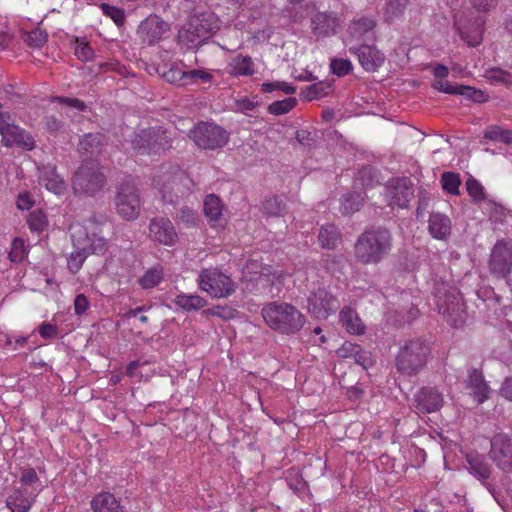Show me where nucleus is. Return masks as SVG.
<instances>
[{
  "mask_svg": "<svg viewBox=\"0 0 512 512\" xmlns=\"http://www.w3.org/2000/svg\"><path fill=\"white\" fill-rule=\"evenodd\" d=\"M103 13L110 17L116 25L120 26L125 21V14L124 11L118 7L111 6L109 4H102L101 5Z\"/></svg>",
  "mask_w": 512,
  "mask_h": 512,
  "instance_id": "6e6d98bb",
  "label": "nucleus"
},
{
  "mask_svg": "<svg viewBox=\"0 0 512 512\" xmlns=\"http://www.w3.org/2000/svg\"><path fill=\"white\" fill-rule=\"evenodd\" d=\"M408 4V0H385L384 18L386 22H393L400 18Z\"/></svg>",
  "mask_w": 512,
  "mask_h": 512,
  "instance_id": "c9c22d12",
  "label": "nucleus"
},
{
  "mask_svg": "<svg viewBox=\"0 0 512 512\" xmlns=\"http://www.w3.org/2000/svg\"><path fill=\"white\" fill-rule=\"evenodd\" d=\"M175 304L183 310H199L206 306L207 301L199 295L180 294L175 298Z\"/></svg>",
  "mask_w": 512,
  "mask_h": 512,
  "instance_id": "e433bc0d",
  "label": "nucleus"
},
{
  "mask_svg": "<svg viewBox=\"0 0 512 512\" xmlns=\"http://www.w3.org/2000/svg\"><path fill=\"white\" fill-rule=\"evenodd\" d=\"M179 41L187 49H196L199 48L207 40L200 37V33L194 32L193 28L187 24V28L180 31L179 33Z\"/></svg>",
  "mask_w": 512,
  "mask_h": 512,
  "instance_id": "58836bf2",
  "label": "nucleus"
},
{
  "mask_svg": "<svg viewBox=\"0 0 512 512\" xmlns=\"http://www.w3.org/2000/svg\"><path fill=\"white\" fill-rule=\"evenodd\" d=\"M186 86L197 82L208 83L212 80V75L204 69H193L186 71Z\"/></svg>",
  "mask_w": 512,
  "mask_h": 512,
  "instance_id": "3c124183",
  "label": "nucleus"
},
{
  "mask_svg": "<svg viewBox=\"0 0 512 512\" xmlns=\"http://www.w3.org/2000/svg\"><path fill=\"white\" fill-rule=\"evenodd\" d=\"M262 316L270 328L283 334H294L305 323L304 315L288 303H269L263 307Z\"/></svg>",
  "mask_w": 512,
  "mask_h": 512,
  "instance_id": "7ed1b4c3",
  "label": "nucleus"
},
{
  "mask_svg": "<svg viewBox=\"0 0 512 512\" xmlns=\"http://www.w3.org/2000/svg\"><path fill=\"white\" fill-rule=\"evenodd\" d=\"M89 301L84 294L76 295L74 299V311L76 315H83L89 308Z\"/></svg>",
  "mask_w": 512,
  "mask_h": 512,
  "instance_id": "e2e57ef3",
  "label": "nucleus"
},
{
  "mask_svg": "<svg viewBox=\"0 0 512 512\" xmlns=\"http://www.w3.org/2000/svg\"><path fill=\"white\" fill-rule=\"evenodd\" d=\"M489 457L498 469L512 472V436L498 433L491 438Z\"/></svg>",
  "mask_w": 512,
  "mask_h": 512,
  "instance_id": "9d476101",
  "label": "nucleus"
},
{
  "mask_svg": "<svg viewBox=\"0 0 512 512\" xmlns=\"http://www.w3.org/2000/svg\"><path fill=\"white\" fill-rule=\"evenodd\" d=\"M349 51L357 55L359 63L368 72L376 71L384 62V55L371 45L352 46Z\"/></svg>",
  "mask_w": 512,
  "mask_h": 512,
  "instance_id": "6ab92c4d",
  "label": "nucleus"
},
{
  "mask_svg": "<svg viewBox=\"0 0 512 512\" xmlns=\"http://www.w3.org/2000/svg\"><path fill=\"white\" fill-rule=\"evenodd\" d=\"M308 310L318 319H326L340 306L339 301L324 287L314 289L307 299Z\"/></svg>",
  "mask_w": 512,
  "mask_h": 512,
  "instance_id": "9b49d317",
  "label": "nucleus"
},
{
  "mask_svg": "<svg viewBox=\"0 0 512 512\" xmlns=\"http://www.w3.org/2000/svg\"><path fill=\"white\" fill-rule=\"evenodd\" d=\"M428 229L434 238L443 240L451 232V221L446 215L433 212L429 218Z\"/></svg>",
  "mask_w": 512,
  "mask_h": 512,
  "instance_id": "393cba45",
  "label": "nucleus"
},
{
  "mask_svg": "<svg viewBox=\"0 0 512 512\" xmlns=\"http://www.w3.org/2000/svg\"><path fill=\"white\" fill-rule=\"evenodd\" d=\"M414 196V188L410 179L397 178L389 181L387 186V197H389V205L399 208H405Z\"/></svg>",
  "mask_w": 512,
  "mask_h": 512,
  "instance_id": "4468645a",
  "label": "nucleus"
},
{
  "mask_svg": "<svg viewBox=\"0 0 512 512\" xmlns=\"http://www.w3.org/2000/svg\"><path fill=\"white\" fill-rule=\"evenodd\" d=\"M39 170V181L43 184L46 189L60 194L65 189V182L56 171V167L52 164L43 165L38 168Z\"/></svg>",
  "mask_w": 512,
  "mask_h": 512,
  "instance_id": "5701e85b",
  "label": "nucleus"
},
{
  "mask_svg": "<svg viewBox=\"0 0 512 512\" xmlns=\"http://www.w3.org/2000/svg\"><path fill=\"white\" fill-rule=\"evenodd\" d=\"M7 507L12 512H28L32 505V500L25 497L24 492L16 490L6 501Z\"/></svg>",
  "mask_w": 512,
  "mask_h": 512,
  "instance_id": "4c0bfd02",
  "label": "nucleus"
},
{
  "mask_svg": "<svg viewBox=\"0 0 512 512\" xmlns=\"http://www.w3.org/2000/svg\"><path fill=\"white\" fill-rule=\"evenodd\" d=\"M340 320L350 334L358 335L364 332V325L354 310H342Z\"/></svg>",
  "mask_w": 512,
  "mask_h": 512,
  "instance_id": "7c9ffc66",
  "label": "nucleus"
},
{
  "mask_svg": "<svg viewBox=\"0 0 512 512\" xmlns=\"http://www.w3.org/2000/svg\"><path fill=\"white\" fill-rule=\"evenodd\" d=\"M473 8L480 12H486L494 8L496 0H468Z\"/></svg>",
  "mask_w": 512,
  "mask_h": 512,
  "instance_id": "69168bd1",
  "label": "nucleus"
},
{
  "mask_svg": "<svg viewBox=\"0 0 512 512\" xmlns=\"http://www.w3.org/2000/svg\"><path fill=\"white\" fill-rule=\"evenodd\" d=\"M330 88L329 84L319 82L306 87L301 95L305 100L312 101L313 99L327 95Z\"/></svg>",
  "mask_w": 512,
  "mask_h": 512,
  "instance_id": "8fccbe9b",
  "label": "nucleus"
},
{
  "mask_svg": "<svg viewBox=\"0 0 512 512\" xmlns=\"http://www.w3.org/2000/svg\"><path fill=\"white\" fill-rule=\"evenodd\" d=\"M318 240L323 248L334 249L340 240V233L334 225L322 226Z\"/></svg>",
  "mask_w": 512,
  "mask_h": 512,
  "instance_id": "473e14b6",
  "label": "nucleus"
},
{
  "mask_svg": "<svg viewBox=\"0 0 512 512\" xmlns=\"http://www.w3.org/2000/svg\"><path fill=\"white\" fill-rule=\"evenodd\" d=\"M105 223L106 219L104 216L97 217L96 215H92L86 220L83 232L99 231V226Z\"/></svg>",
  "mask_w": 512,
  "mask_h": 512,
  "instance_id": "0e129e2a",
  "label": "nucleus"
},
{
  "mask_svg": "<svg viewBox=\"0 0 512 512\" xmlns=\"http://www.w3.org/2000/svg\"><path fill=\"white\" fill-rule=\"evenodd\" d=\"M38 330L40 335L45 339H51L57 335V327L50 323H42Z\"/></svg>",
  "mask_w": 512,
  "mask_h": 512,
  "instance_id": "774afa93",
  "label": "nucleus"
},
{
  "mask_svg": "<svg viewBox=\"0 0 512 512\" xmlns=\"http://www.w3.org/2000/svg\"><path fill=\"white\" fill-rule=\"evenodd\" d=\"M200 288L212 297H228L235 291L232 279L216 268L203 269L198 278Z\"/></svg>",
  "mask_w": 512,
  "mask_h": 512,
  "instance_id": "1a4fd4ad",
  "label": "nucleus"
},
{
  "mask_svg": "<svg viewBox=\"0 0 512 512\" xmlns=\"http://www.w3.org/2000/svg\"><path fill=\"white\" fill-rule=\"evenodd\" d=\"M91 507L94 512H124L119 501L109 492H102L94 497Z\"/></svg>",
  "mask_w": 512,
  "mask_h": 512,
  "instance_id": "bb28decb",
  "label": "nucleus"
},
{
  "mask_svg": "<svg viewBox=\"0 0 512 512\" xmlns=\"http://www.w3.org/2000/svg\"><path fill=\"white\" fill-rule=\"evenodd\" d=\"M311 29L317 39L336 33L339 21L334 13L318 12L311 18Z\"/></svg>",
  "mask_w": 512,
  "mask_h": 512,
  "instance_id": "aec40b11",
  "label": "nucleus"
},
{
  "mask_svg": "<svg viewBox=\"0 0 512 512\" xmlns=\"http://www.w3.org/2000/svg\"><path fill=\"white\" fill-rule=\"evenodd\" d=\"M375 26L376 22L372 17H359L351 22L348 28L349 36L357 41H371L374 38Z\"/></svg>",
  "mask_w": 512,
  "mask_h": 512,
  "instance_id": "4be33fe9",
  "label": "nucleus"
},
{
  "mask_svg": "<svg viewBox=\"0 0 512 512\" xmlns=\"http://www.w3.org/2000/svg\"><path fill=\"white\" fill-rule=\"evenodd\" d=\"M188 25L193 28L194 32H199L200 37L206 40L218 29L217 18L210 11L195 13L190 17Z\"/></svg>",
  "mask_w": 512,
  "mask_h": 512,
  "instance_id": "412c9836",
  "label": "nucleus"
},
{
  "mask_svg": "<svg viewBox=\"0 0 512 512\" xmlns=\"http://www.w3.org/2000/svg\"><path fill=\"white\" fill-rule=\"evenodd\" d=\"M28 223L32 231L41 232L47 224V219L42 211L36 210L30 214Z\"/></svg>",
  "mask_w": 512,
  "mask_h": 512,
  "instance_id": "864d4df0",
  "label": "nucleus"
},
{
  "mask_svg": "<svg viewBox=\"0 0 512 512\" xmlns=\"http://www.w3.org/2000/svg\"><path fill=\"white\" fill-rule=\"evenodd\" d=\"M103 136L98 133L85 134L79 141L78 152L85 157H93L101 152Z\"/></svg>",
  "mask_w": 512,
  "mask_h": 512,
  "instance_id": "cd10ccee",
  "label": "nucleus"
},
{
  "mask_svg": "<svg viewBox=\"0 0 512 512\" xmlns=\"http://www.w3.org/2000/svg\"><path fill=\"white\" fill-rule=\"evenodd\" d=\"M482 21L475 20L469 27L460 29V36L470 46H477L482 41Z\"/></svg>",
  "mask_w": 512,
  "mask_h": 512,
  "instance_id": "72a5a7b5",
  "label": "nucleus"
},
{
  "mask_svg": "<svg viewBox=\"0 0 512 512\" xmlns=\"http://www.w3.org/2000/svg\"><path fill=\"white\" fill-rule=\"evenodd\" d=\"M102 231L82 232L79 230L82 244L87 246L88 254H103L107 250V241L100 235Z\"/></svg>",
  "mask_w": 512,
  "mask_h": 512,
  "instance_id": "a878e982",
  "label": "nucleus"
},
{
  "mask_svg": "<svg viewBox=\"0 0 512 512\" xmlns=\"http://www.w3.org/2000/svg\"><path fill=\"white\" fill-rule=\"evenodd\" d=\"M459 84H451L445 79H435L432 83V87L440 92L446 94L456 95Z\"/></svg>",
  "mask_w": 512,
  "mask_h": 512,
  "instance_id": "bf43d9fd",
  "label": "nucleus"
},
{
  "mask_svg": "<svg viewBox=\"0 0 512 512\" xmlns=\"http://www.w3.org/2000/svg\"><path fill=\"white\" fill-rule=\"evenodd\" d=\"M435 297L439 313L444 316L451 326L455 328L461 327L467 319V312L459 290L455 287L441 284V286L436 288Z\"/></svg>",
  "mask_w": 512,
  "mask_h": 512,
  "instance_id": "39448f33",
  "label": "nucleus"
},
{
  "mask_svg": "<svg viewBox=\"0 0 512 512\" xmlns=\"http://www.w3.org/2000/svg\"><path fill=\"white\" fill-rule=\"evenodd\" d=\"M430 353V346L425 340L413 338L401 341L395 357L397 371L408 377L418 375L425 368Z\"/></svg>",
  "mask_w": 512,
  "mask_h": 512,
  "instance_id": "f03ea898",
  "label": "nucleus"
},
{
  "mask_svg": "<svg viewBox=\"0 0 512 512\" xmlns=\"http://www.w3.org/2000/svg\"><path fill=\"white\" fill-rule=\"evenodd\" d=\"M468 388L471 390L470 394L478 404L483 403L489 397V387L484 381L483 375L476 369H473L468 376Z\"/></svg>",
  "mask_w": 512,
  "mask_h": 512,
  "instance_id": "b1692460",
  "label": "nucleus"
},
{
  "mask_svg": "<svg viewBox=\"0 0 512 512\" xmlns=\"http://www.w3.org/2000/svg\"><path fill=\"white\" fill-rule=\"evenodd\" d=\"M466 461L469 473L481 481L494 498L497 499L495 488L488 482L493 469L487 462L485 456L478 453H468L466 455Z\"/></svg>",
  "mask_w": 512,
  "mask_h": 512,
  "instance_id": "2eb2a0df",
  "label": "nucleus"
},
{
  "mask_svg": "<svg viewBox=\"0 0 512 512\" xmlns=\"http://www.w3.org/2000/svg\"><path fill=\"white\" fill-rule=\"evenodd\" d=\"M441 184L444 191L452 195L459 194L461 179L459 174L454 172H444L441 175Z\"/></svg>",
  "mask_w": 512,
  "mask_h": 512,
  "instance_id": "c03bdc74",
  "label": "nucleus"
},
{
  "mask_svg": "<svg viewBox=\"0 0 512 512\" xmlns=\"http://www.w3.org/2000/svg\"><path fill=\"white\" fill-rule=\"evenodd\" d=\"M106 184V177L96 161H86L76 170L72 188L76 194L94 196Z\"/></svg>",
  "mask_w": 512,
  "mask_h": 512,
  "instance_id": "423d86ee",
  "label": "nucleus"
},
{
  "mask_svg": "<svg viewBox=\"0 0 512 512\" xmlns=\"http://www.w3.org/2000/svg\"><path fill=\"white\" fill-rule=\"evenodd\" d=\"M364 205V196L360 192H352L343 195L341 200V211L343 214L351 215L359 211Z\"/></svg>",
  "mask_w": 512,
  "mask_h": 512,
  "instance_id": "2f4dec72",
  "label": "nucleus"
},
{
  "mask_svg": "<svg viewBox=\"0 0 512 512\" xmlns=\"http://www.w3.org/2000/svg\"><path fill=\"white\" fill-rule=\"evenodd\" d=\"M22 38L29 47L39 48L47 42L48 34L45 30L37 27L29 32H25Z\"/></svg>",
  "mask_w": 512,
  "mask_h": 512,
  "instance_id": "ea45409f",
  "label": "nucleus"
},
{
  "mask_svg": "<svg viewBox=\"0 0 512 512\" xmlns=\"http://www.w3.org/2000/svg\"><path fill=\"white\" fill-rule=\"evenodd\" d=\"M115 206L117 213L126 220H134L140 211V196L136 185L127 179L116 187Z\"/></svg>",
  "mask_w": 512,
  "mask_h": 512,
  "instance_id": "6e6552de",
  "label": "nucleus"
},
{
  "mask_svg": "<svg viewBox=\"0 0 512 512\" xmlns=\"http://www.w3.org/2000/svg\"><path fill=\"white\" fill-rule=\"evenodd\" d=\"M204 314L216 316L224 320L233 319L237 311L230 306H214L204 311Z\"/></svg>",
  "mask_w": 512,
  "mask_h": 512,
  "instance_id": "603ef678",
  "label": "nucleus"
},
{
  "mask_svg": "<svg viewBox=\"0 0 512 512\" xmlns=\"http://www.w3.org/2000/svg\"><path fill=\"white\" fill-rule=\"evenodd\" d=\"M297 104V99L289 97L280 101H275L268 106V112L273 115H283L292 110Z\"/></svg>",
  "mask_w": 512,
  "mask_h": 512,
  "instance_id": "09e8293b",
  "label": "nucleus"
},
{
  "mask_svg": "<svg viewBox=\"0 0 512 512\" xmlns=\"http://www.w3.org/2000/svg\"><path fill=\"white\" fill-rule=\"evenodd\" d=\"M169 25L157 15H150L144 19L137 29V35L143 43L152 45L159 41L168 31Z\"/></svg>",
  "mask_w": 512,
  "mask_h": 512,
  "instance_id": "f3484780",
  "label": "nucleus"
},
{
  "mask_svg": "<svg viewBox=\"0 0 512 512\" xmlns=\"http://www.w3.org/2000/svg\"><path fill=\"white\" fill-rule=\"evenodd\" d=\"M466 189L468 194L475 200L481 201L485 199L483 186L474 178H469L466 181Z\"/></svg>",
  "mask_w": 512,
  "mask_h": 512,
  "instance_id": "5fc2aeb1",
  "label": "nucleus"
},
{
  "mask_svg": "<svg viewBox=\"0 0 512 512\" xmlns=\"http://www.w3.org/2000/svg\"><path fill=\"white\" fill-rule=\"evenodd\" d=\"M56 99L59 103L73 107L79 111H83L86 109V104L79 99L67 97H57Z\"/></svg>",
  "mask_w": 512,
  "mask_h": 512,
  "instance_id": "338daca9",
  "label": "nucleus"
},
{
  "mask_svg": "<svg viewBox=\"0 0 512 512\" xmlns=\"http://www.w3.org/2000/svg\"><path fill=\"white\" fill-rule=\"evenodd\" d=\"M186 71L178 65H172L168 70L164 71L162 77L171 84L178 86H186Z\"/></svg>",
  "mask_w": 512,
  "mask_h": 512,
  "instance_id": "49530a36",
  "label": "nucleus"
},
{
  "mask_svg": "<svg viewBox=\"0 0 512 512\" xmlns=\"http://www.w3.org/2000/svg\"><path fill=\"white\" fill-rule=\"evenodd\" d=\"M456 95H461L466 99H470L476 103H483L488 100V95H486L482 90H478L474 87L465 86L462 84L458 85Z\"/></svg>",
  "mask_w": 512,
  "mask_h": 512,
  "instance_id": "de8ad7c7",
  "label": "nucleus"
},
{
  "mask_svg": "<svg viewBox=\"0 0 512 512\" xmlns=\"http://www.w3.org/2000/svg\"><path fill=\"white\" fill-rule=\"evenodd\" d=\"M489 264L493 273L506 277L512 268V243L506 240L497 241L491 251Z\"/></svg>",
  "mask_w": 512,
  "mask_h": 512,
  "instance_id": "ddd939ff",
  "label": "nucleus"
},
{
  "mask_svg": "<svg viewBox=\"0 0 512 512\" xmlns=\"http://www.w3.org/2000/svg\"><path fill=\"white\" fill-rule=\"evenodd\" d=\"M72 237L74 239L75 251L72 252L68 258V268L75 274L81 269L84 260L89 254L87 252V246L81 242V237L76 234H72Z\"/></svg>",
  "mask_w": 512,
  "mask_h": 512,
  "instance_id": "c85d7f7f",
  "label": "nucleus"
},
{
  "mask_svg": "<svg viewBox=\"0 0 512 512\" xmlns=\"http://www.w3.org/2000/svg\"><path fill=\"white\" fill-rule=\"evenodd\" d=\"M331 70L337 76L347 75L351 69L352 64L346 59H333L330 64Z\"/></svg>",
  "mask_w": 512,
  "mask_h": 512,
  "instance_id": "4d7b16f0",
  "label": "nucleus"
},
{
  "mask_svg": "<svg viewBox=\"0 0 512 512\" xmlns=\"http://www.w3.org/2000/svg\"><path fill=\"white\" fill-rule=\"evenodd\" d=\"M230 73L236 76H251L254 73L253 61L249 56L237 55L229 63Z\"/></svg>",
  "mask_w": 512,
  "mask_h": 512,
  "instance_id": "c756f323",
  "label": "nucleus"
},
{
  "mask_svg": "<svg viewBox=\"0 0 512 512\" xmlns=\"http://www.w3.org/2000/svg\"><path fill=\"white\" fill-rule=\"evenodd\" d=\"M263 212L269 216H282L286 212V205L277 197L267 198L262 204Z\"/></svg>",
  "mask_w": 512,
  "mask_h": 512,
  "instance_id": "37998d69",
  "label": "nucleus"
},
{
  "mask_svg": "<svg viewBox=\"0 0 512 512\" xmlns=\"http://www.w3.org/2000/svg\"><path fill=\"white\" fill-rule=\"evenodd\" d=\"M174 219L178 224H183L187 228L195 227L198 223L197 213L187 206L180 208Z\"/></svg>",
  "mask_w": 512,
  "mask_h": 512,
  "instance_id": "a18cd8bd",
  "label": "nucleus"
},
{
  "mask_svg": "<svg viewBox=\"0 0 512 512\" xmlns=\"http://www.w3.org/2000/svg\"><path fill=\"white\" fill-rule=\"evenodd\" d=\"M222 210L223 205L218 196L215 194L206 196L203 204V211L210 221H218L222 216Z\"/></svg>",
  "mask_w": 512,
  "mask_h": 512,
  "instance_id": "f704fd0d",
  "label": "nucleus"
},
{
  "mask_svg": "<svg viewBox=\"0 0 512 512\" xmlns=\"http://www.w3.org/2000/svg\"><path fill=\"white\" fill-rule=\"evenodd\" d=\"M1 136V143L5 147H18L26 151H30L35 147L33 137L14 123L6 127Z\"/></svg>",
  "mask_w": 512,
  "mask_h": 512,
  "instance_id": "a211bd4d",
  "label": "nucleus"
},
{
  "mask_svg": "<svg viewBox=\"0 0 512 512\" xmlns=\"http://www.w3.org/2000/svg\"><path fill=\"white\" fill-rule=\"evenodd\" d=\"M176 177L172 176L171 174L167 175V176H157L155 179H154V183L155 185L158 187V189L160 190V192L163 193V198L165 199L166 198V192H169L170 189H172V187L169 186L170 184V180H175Z\"/></svg>",
  "mask_w": 512,
  "mask_h": 512,
  "instance_id": "680f3d73",
  "label": "nucleus"
},
{
  "mask_svg": "<svg viewBox=\"0 0 512 512\" xmlns=\"http://www.w3.org/2000/svg\"><path fill=\"white\" fill-rule=\"evenodd\" d=\"M443 404V392L434 386L421 387L413 398V407L418 414L437 412L443 407Z\"/></svg>",
  "mask_w": 512,
  "mask_h": 512,
  "instance_id": "f8f14e48",
  "label": "nucleus"
},
{
  "mask_svg": "<svg viewBox=\"0 0 512 512\" xmlns=\"http://www.w3.org/2000/svg\"><path fill=\"white\" fill-rule=\"evenodd\" d=\"M484 138L499 141L505 144L512 143V130L502 129L499 126H489L484 132Z\"/></svg>",
  "mask_w": 512,
  "mask_h": 512,
  "instance_id": "a19ab883",
  "label": "nucleus"
},
{
  "mask_svg": "<svg viewBox=\"0 0 512 512\" xmlns=\"http://www.w3.org/2000/svg\"><path fill=\"white\" fill-rule=\"evenodd\" d=\"M173 132L164 126L139 129L131 139L132 149L139 155H162L172 148Z\"/></svg>",
  "mask_w": 512,
  "mask_h": 512,
  "instance_id": "20e7f679",
  "label": "nucleus"
},
{
  "mask_svg": "<svg viewBox=\"0 0 512 512\" xmlns=\"http://www.w3.org/2000/svg\"><path fill=\"white\" fill-rule=\"evenodd\" d=\"M149 236L152 240L166 246H172L178 240L173 223L166 217H156L150 221Z\"/></svg>",
  "mask_w": 512,
  "mask_h": 512,
  "instance_id": "dca6fc26",
  "label": "nucleus"
},
{
  "mask_svg": "<svg viewBox=\"0 0 512 512\" xmlns=\"http://www.w3.org/2000/svg\"><path fill=\"white\" fill-rule=\"evenodd\" d=\"M359 347L356 344L351 342H345L342 344L340 348L337 349V355L341 358H353L354 355H357V351H359Z\"/></svg>",
  "mask_w": 512,
  "mask_h": 512,
  "instance_id": "052dcab7",
  "label": "nucleus"
},
{
  "mask_svg": "<svg viewBox=\"0 0 512 512\" xmlns=\"http://www.w3.org/2000/svg\"><path fill=\"white\" fill-rule=\"evenodd\" d=\"M189 137L201 149L215 150L225 146L228 132L215 123L199 122L189 132Z\"/></svg>",
  "mask_w": 512,
  "mask_h": 512,
  "instance_id": "0eeeda50",
  "label": "nucleus"
},
{
  "mask_svg": "<svg viewBox=\"0 0 512 512\" xmlns=\"http://www.w3.org/2000/svg\"><path fill=\"white\" fill-rule=\"evenodd\" d=\"M75 55L79 60L87 62L94 58V50L87 43L77 40Z\"/></svg>",
  "mask_w": 512,
  "mask_h": 512,
  "instance_id": "13d9d810",
  "label": "nucleus"
},
{
  "mask_svg": "<svg viewBox=\"0 0 512 512\" xmlns=\"http://www.w3.org/2000/svg\"><path fill=\"white\" fill-rule=\"evenodd\" d=\"M163 279V269L153 267L145 272L140 278L139 283L144 289H150L157 286Z\"/></svg>",
  "mask_w": 512,
  "mask_h": 512,
  "instance_id": "79ce46f5",
  "label": "nucleus"
},
{
  "mask_svg": "<svg viewBox=\"0 0 512 512\" xmlns=\"http://www.w3.org/2000/svg\"><path fill=\"white\" fill-rule=\"evenodd\" d=\"M393 237L384 226H371L365 229L354 244L355 260L362 265H378L392 250Z\"/></svg>",
  "mask_w": 512,
  "mask_h": 512,
  "instance_id": "f257e3e1",
  "label": "nucleus"
}]
</instances>
